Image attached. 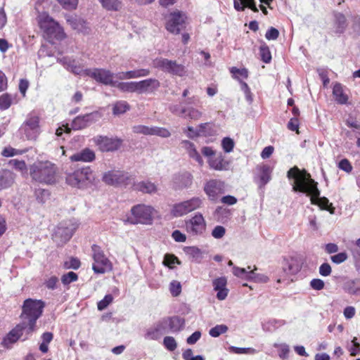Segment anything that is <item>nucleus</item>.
<instances>
[{"label":"nucleus","instance_id":"62","mask_svg":"<svg viewBox=\"0 0 360 360\" xmlns=\"http://www.w3.org/2000/svg\"><path fill=\"white\" fill-rule=\"evenodd\" d=\"M153 135L162 138H168L171 136L170 131L164 127H153Z\"/></svg>","mask_w":360,"mask_h":360},{"label":"nucleus","instance_id":"26","mask_svg":"<svg viewBox=\"0 0 360 360\" xmlns=\"http://www.w3.org/2000/svg\"><path fill=\"white\" fill-rule=\"evenodd\" d=\"M131 188L136 191H140L143 193L153 194L155 193L158 191L157 186L150 181H141L139 182L135 181V177L133 178V183Z\"/></svg>","mask_w":360,"mask_h":360},{"label":"nucleus","instance_id":"56","mask_svg":"<svg viewBox=\"0 0 360 360\" xmlns=\"http://www.w3.org/2000/svg\"><path fill=\"white\" fill-rule=\"evenodd\" d=\"M164 347L169 352L174 351L177 347V343L174 338L172 336H166L163 339Z\"/></svg>","mask_w":360,"mask_h":360},{"label":"nucleus","instance_id":"16","mask_svg":"<svg viewBox=\"0 0 360 360\" xmlns=\"http://www.w3.org/2000/svg\"><path fill=\"white\" fill-rule=\"evenodd\" d=\"M44 31V37L50 43H55L56 40H61L65 37L63 29L60 24H40Z\"/></svg>","mask_w":360,"mask_h":360},{"label":"nucleus","instance_id":"18","mask_svg":"<svg viewBox=\"0 0 360 360\" xmlns=\"http://www.w3.org/2000/svg\"><path fill=\"white\" fill-rule=\"evenodd\" d=\"M302 259L297 257H291L283 260L282 270L285 276L295 275L302 269Z\"/></svg>","mask_w":360,"mask_h":360},{"label":"nucleus","instance_id":"14","mask_svg":"<svg viewBox=\"0 0 360 360\" xmlns=\"http://www.w3.org/2000/svg\"><path fill=\"white\" fill-rule=\"evenodd\" d=\"M95 144L102 152H112L120 148L122 140L117 137H108L105 136H98L94 139Z\"/></svg>","mask_w":360,"mask_h":360},{"label":"nucleus","instance_id":"17","mask_svg":"<svg viewBox=\"0 0 360 360\" xmlns=\"http://www.w3.org/2000/svg\"><path fill=\"white\" fill-rule=\"evenodd\" d=\"M273 167L266 164L258 165L255 168V182L259 188H262L271 179Z\"/></svg>","mask_w":360,"mask_h":360},{"label":"nucleus","instance_id":"23","mask_svg":"<svg viewBox=\"0 0 360 360\" xmlns=\"http://www.w3.org/2000/svg\"><path fill=\"white\" fill-rule=\"evenodd\" d=\"M166 330L173 333L181 330L184 326V319L177 316L167 317L162 319Z\"/></svg>","mask_w":360,"mask_h":360},{"label":"nucleus","instance_id":"32","mask_svg":"<svg viewBox=\"0 0 360 360\" xmlns=\"http://www.w3.org/2000/svg\"><path fill=\"white\" fill-rule=\"evenodd\" d=\"M273 0H259L261 4L270 5ZM234 8L237 11H243L245 8L248 7L252 11H257L255 0H233Z\"/></svg>","mask_w":360,"mask_h":360},{"label":"nucleus","instance_id":"28","mask_svg":"<svg viewBox=\"0 0 360 360\" xmlns=\"http://www.w3.org/2000/svg\"><path fill=\"white\" fill-rule=\"evenodd\" d=\"M15 180V174L9 169L0 170V191L13 186Z\"/></svg>","mask_w":360,"mask_h":360},{"label":"nucleus","instance_id":"20","mask_svg":"<svg viewBox=\"0 0 360 360\" xmlns=\"http://www.w3.org/2000/svg\"><path fill=\"white\" fill-rule=\"evenodd\" d=\"M213 289L217 292V298L219 300H224L229 294V290L227 288V278L225 276L214 278L212 282Z\"/></svg>","mask_w":360,"mask_h":360},{"label":"nucleus","instance_id":"50","mask_svg":"<svg viewBox=\"0 0 360 360\" xmlns=\"http://www.w3.org/2000/svg\"><path fill=\"white\" fill-rule=\"evenodd\" d=\"M261 60L265 63H269L271 60V54L268 46L263 44L259 47Z\"/></svg>","mask_w":360,"mask_h":360},{"label":"nucleus","instance_id":"4","mask_svg":"<svg viewBox=\"0 0 360 360\" xmlns=\"http://www.w3.org/2000/svg\"><path fill=\"white\" fill-rule=\"evenodd\" d=\"M40 120L36 112L28 113L18 129L20 136L27 141H36L41 133Z\"/></svg>","mask_w":360,"mask_h":360},{"label":"nucleus","instance_id":"45","mask_svg":"<svg viewBox=\"0 0 360 360\" xmlns=\"http://www.w3.org/2000/svg\"><path fill=\"white\" fill-rule=\"evenodd\" d=\"M202 116V112L200 110L192 106H186L184 118L192 120H198Z\"/></svg>","mask_w":360,"mask_h":360},{"label":"nucleus","instance_id":"5","mask_svg":"<svg viewBox=\"0 0 360 360\" xmlns=\"http://www.w3.org/2000/svg\"><path fill=\"white\" fill-rule=\"evenodd\" d=\"M94 180V176L90 167H83L65 173V182L74 188H84L92 184Z\"/></svg>","mask_w":360,"mask_h":360},{"label":"nucleus","instance_id":"19","mask_svg":"<svg viewBox=\"0 0 360 360\" xmlns=\"http://www.w3.org/2000/svg\"><path fill=\"white\" fill-rule=\"evenodd\" d=\"M224 184L217 179L208 181L204 187V191L210 200H214L217 196L224 192Z\"/></svg>","mask_w":360,"mask_h":360},{"label":"nucleus","instance_id":"9","mask_svg":"<svg viewBox=\"0 0 360 360\" xmlns=\"http://www.w3.org/2000/svg\"><path fill=\"white\" fill-rule=\"evenodd\" d=\"M185 230L191 236H203L207 231V221L201 212L194 213L185 220Z\"/></svg>","mask_w":360,"mask_h":360},{"label":"nucleus","instance_id":"25","mask_svg":"<svg viewBox=\"0 0 360 360\" xmlns=\"http://www.w3.org/2000/svg\"><path fill=\"white\" fill-rule=\"evenodd\" d=\"M211 128V123H203L198 125V127L196 128L193 127H188L186 129H184V132L188 138L194 139L200 136H211L212 134V133L207 132L205 131L206 129H210Z\"/></svg>","mask_w":360,"mask_h":360},{"label":"nucleus","instance_id":"7","mask_svg":"<svg viewBox=\"0 0 360 360\" xmlns=\"http://www.w3.org/2000/svg\"><path fill=\"white\" fill-rule=\"evenodd\" d=\"M201 153L207 158V162L211 169L215 171H228L231 163L226 160L225 156L221 153L214 150L210 146H203Z\"/></svg>","mask_w":360,"mask_h":360},{"label":"nucleus","instance_id":"58","mask_svg":"<svg viewBox=\"0 0 360 360\" xmlns=\"http://www.w3.org/2000/svg\"><path fill=\"white\" fill-rule=\"evenodd\" d=\"M163 264L169 269H173L175 264H180V262L176 256L167 254L164 257Z\"/></svg>","mask_w":360,"mask_h":360},{"label":"nucleus","instance_id":"44","mask_svg":"<svg viewBox=\"0 0 360 360\" xmlns=\"http://www.w3.org/2000/svg\"><path fill=\"white\" fill-rule=\"evenodd\" d=\"M170 213L174 217H181L188 214L182 201L174 204L171 208Z\"/></svg>","mask_w":360,"mask_h":360},{"label":"nucleus","instance_id":"11","mask_svg":"<svg viewBox=\"0 0 360 360\" xmlns=\"http://www.w3.org/2000/svg\"><path fill=\"white\" fill-rule=\"evenodd\" d=\"M94 264L92 269L96 274H104L112 271V264L97 245L92 246Z\"/></svg>","mask_w":360,"mask_h":360},{"label":"nucleus","instance_id":"1","mask_svg":"<svg viewBox=\"0 0 360 360\" xmlns=\"http://www.w3.org/2000/svg\"><path fill=\"white\" fill-rule=\"evenodd\" d=\"M288 177L293 179L292 189L307 193L310 196L312 204L318 205L323 209H327L329 201L326 198L320 197V191L317 188V183L311 178L306 171H301L297 167L291 168L288 172Z\"/></svg>","mask_w":360,"mask_h":360},{"label":"nucleus","instance_id":"29","mask_svg":"<svg viewBox=\"0 0 360 360\" xmlns=\"http://www.w3.org/2000/svg\"><path fill=\"white\" fill-rule=\"evenodd\" d=\"M96 158L95 153L86 148L79 152H77L70 157L72 162H93Z\"/></svg>","mask_w":360,"mask_h":360},{"label":"nucleus","instance_id":"2","mask_svg":"<svg viewBox=\"0 0 360 360\" xmlns=\"http://www.w3.org/2000/svg\"><path fill=\"white\" fill-rule=\"evenodd\" d=\"M32 178L40 183L53 184L56 182V166L50 161H37L30 166Z\"/></svg>","mask_w":360,"mask_h":360},{"label":"nucleus","instance_id":"41","mask_svg":"<svg viewBox=\"0 0 360 360\" xmlns=\"http://www.w3.org/2000/svg\"><path fill=\"white\" fill-rule=\"evenodd\" d=\"M191 98H188L185 103L180 104H172L169 106V111L178 116L184 117L186 105H188L191 103Z\"/></svg>","mask_w":360,"mask_h":360},{"label":"nucleus","instance_id":"38","mask_svg":"<svg viewBox=\"0 0 360 360\" xmlns=\"http://www.w3.org/2000/svg\"><path fill=\"white\" fill-rule=\"evenodd\" d=\"M233 274L241 279H244L248 281H252L251 277H252V269H251L250 266L248 267V270L244 268H240L238 266H234L233 267Z\"/></svg>","mask_w":360,"mask_h":360},{"label":"nucleus","instance_id":"43","mask_svg":"<svg viewBox=\"0 0 360 360\" xmlns=\"http://www.w3.org/2000/svg\"><path fill=\"white\" fill-rule=\"evenodd\" d=\"M15 96L13 94L5 93L0 96V110H6L12 105Z\"/></svg>","mask_w":360,"mask_h":360},{"label":"nucleus","instance_id":"15","mask_svg":"<svg viewBox=\"0 0 360 360\" xmlns=\"http://www.w3.org/2000/svg\"><path fill=\"white\" fill-rule=\"evenodd\" d=\"M101 117L102 114L98 111L79 115L72 120L71 127L74 130H80L98 122Z\"/></svg>","mask_w":360,"mask_h":360},{"label":"nucleus","instance_id":"47","mask_svg":"<svg viewBox=\"0 0 360 360\" xmlns=\"http://www.w3.org/2000/svg\"><path fill=\"white\" fill-rule=\"evenodd\" d=\"M186 20V13L179 11L171 13L168 17V22H185Z\"/></svg>","mask_w":360,"mask_h":360},{"label":"nucleus","instance_id":"35","mask_svg":"<svg viewBox=\"0 0 360 360\" xmlns=\"http://www.w3.org/2000/svg\"><path fill=\"white\" fill-rule=\"evenodd\" d=\"M333 94L338 103L341 105L347 103L349 97L347 94H345L343 87L340 84L337 83L333 86Z\"/></svg>","mask_w":360,"mask_h":360},{"label":"nucleus","instance_id":"64","mask_svg":"<svg viewBox=\"0 0 360 360\" xmlns=\"http://www.w3.org/2000/svg\"><path fill=\"white\" fill-rule=\"evenodd\" d=\"M64 268L69 269H77L80 266V262L78 259L75 257H71L69 260L65 261L64 262Z\"/></svg>","mask_w":360,"mask_h":360},{"label":"nucleus","instance_id":"46","mask_svg":"<svg viewBox=\"0 0 360 360\" xmlns=\"http://www.w3.org/2000/svg\"><path fill=\"white\" fill-rule=\"evenodd\" d=\"M129 110V104L124 101H120L113 105L112 113L118 115L124 113Z\"/></svg>","mask_w":360,"mask_h":360},{"label":"nucleus","instance_id":"13","mask_svg":"<svg viewBox=\"0 0 360 360\" xmlns=\"http://www.w3.org/2000/svg\"><path fill=\"white\" fill-rule=\"evenodd\" d=\"M84 75L94 79L96 82L105 85L113 86L115 74L109 70L103 68H93L84 70Z\"/></svg>","mask_w":360,"mask_h":360},{"label":"nucleus","instance_id":"53","mask_svg":"<svg viewBox=\"0 0 360 360\" xmlns=\"http://www.w3.org/2000/svg\"><path fill=\"white\" fill-rule=\"evenodd\" d=\"M8 164L15 169L22 172V174H25L27 172V165L24 160L13 159L9 161Z\"/></svg>","mask_w":360,"mask_h":360},{"label":"nucleus","instance_id":"31","mask_svg":"<svg viewBox=\"0 0 360 360\" xmlns=\"http://www.w3.org/2000/svg\"><path fill=\"white\" fill-rule=\"evenodd\" d=\"M58 62L61 63L68 70L71 71L74 74L84 75V70L76 63L75 60L71 58L63 57L58 58Z\"/></svg>","mask_w":360,"mask_h":360},{"label":"nucleus","instance_id":"34","mask_svg":"<svg viewBox=\"0 0 360 360\" xmlns=\"http://www.w3.org/2000/svg\"><path fill=\"white\" fill-rule=\"evenodd\" d=\"M286 322L283 319H271L262 323V328L265 332L272 333L285 325Z\"/></svg>","mask_w":360,"mask_h":360},{"label":"nucleus","instance_id":"42","mask_svg":"<svg viewBox=\"0 0 360 360\" xmlns=\"http://www.w3.org/2000/svg\"><path fill=\"white\" fill-rule=\"evenodd\" d=\"M230 72L231 73L233 78L238 80L239 82L247 79L249 75L248 69L245 68H237L236 67H232L230 68Z\"/></svg>","mask_w":360,"mask_h":360},{"label":"nucleus","instance_id":"6","mask_svg":"<svg viewBox=\"0 0 360 360\" xmlns=\"http://www.w3.org/2000/svg\"><path fill=\"white\" fill-rule=\"evenodd\" d=\"M156 212L155 208L151 205L139 204L131 207V217L128 219V221L131 224L150 225L153 224Z\"/></svg>","mask_w":360,"mask_h":360},{"label":"nucleus","instance_id":"21","mask_svg":"<svg viewBox=\"0 0 360 360\" xmlns=\"http://www.w3.org/2000/svg\"><path fill=\"white\" fill-rule=\"evenodd\" d=\"M23 330H26V332L27 333V326H26V322L25 321L16 326L4 338L3 344L4 345V346L8 347L11 345L15 342L22 335Z\"/></svg>","mask_w":360,"mask_h":360},{"label":"nucleus","instance_id":"57","mask_svg":"<svg viewBox=\"0 0 360 360\" xmlns=\"http://www.w3.org/2000/svg\"><path fill=\"white\" fill-rule=\"evenodd\" d=\"M35 195L38 202L44 203L49 198L50 193L46 189L38 188L35 191Z\"/></svg>","mask_w":360,"mask_h":360},{"label":"nucleus","instance_id":"36","mask_svg":"<svg viewBox=\"0 0 360 360\" xmlns=\"http://www.w3.org/2000/svg\"><path fill=\"white\" fill-rule=\"evenodd\" d=\"M188 213L197 210L202 207L203 199L200 197H193L182 201Z\"/></svg>","mask_w":360,"mask_h":360},{"label":"nucleus","instance_id":"54","mask_svg":"<svg viewBox=\"0 0 360 360\" xmlns=\"http://www.w3.org/2000/svg\"><path fill=\"white\" fill-rule=\"evenodd\" d=\"M257 270V267L255 266L254 269H252V282L257 283H266L269 281V278L266 275L264 274H259L256 273L255 271Z\"/></svg>","mask_w":360,"mask_h":360},{"label":"nucleus","instance_id":"63","mask_svg":"<svg viewBox=\"0 0 360 360\" xmlns=\"http://www.w3.org/2000/svg\"><path fill=\"white\" fill-rule=\"evenodd\" d=\"M169 290L174 297L178 296L181 292V285L177 281H172L169 283Z\"/></svg>","mask_w":360,"mask_h":360},{"label":"nucleus","instance_id":"39","mask_svg":"<svg viewBox=\"0 0 360 360\" xmlns=\"http://www.w3.org/2000/svg\"><path fill=\"white\" fill-rule=\"evenodd\" d=\"M184 251L197 263H200L203 257L202 250L196 246L185 247Z\"/></svg>","mask_w":360,"mask_h":360},{"label":"nucleus","instance_id":"27","mask_svg":"<svg viewBox=\"0 0 360 360\" xmlns=\"http://www.w3.org/2000/svg\"><path fill=\"white\" fill-rule=\"evenodd\" d=\"M150 71L149 69H137L126 72H118L115 75L116 77L120 80H126L130 79H136L140 77H145L150 75Z\"/></svg>","mask_w":360,"mask_h":360},{"label":"nucleus","instance_id":"33","mask_svg":"<svg viewBox=\"0 0 360 360\" xmlns=\"http://www.w3.org/2000/svg\"><path fill=\"white\" fill-rule=\"evenodd\" d=\"M192 176L190 174H179L174 176L173 180L175 189H183L191 185Z\"/></svg>","mask_w":360,"mask_h":360},{"label":"nucleus","instance_id":"12","mask_svg":"<svg viewBox=\"0 0 360 360\" xmlns=\"http://www.w3.org/2000/svg\"><path fill=\"white\" fill-rule=\"evenodd\" d=\"M79 225L78 221L75 219L65 221L56 227L53 236L60 239L61 242H66L70 239Z\"/></svg>","mask_w":360,"mask_h":360},{"label":"nucleus","instance_id":"24","mask_svg":"<svg viewBox=\"0 0 360 360\" xmlns=\"http://www.w3.org/2000/svg\"><path fill=\"white\" fill-rule=\"evenodd\" d=\"M166 333H168V330H166L163 320H161L153 327L149 328L146 330L144 337L147 340H158Z\"/></svg>","mask_w":360,"mask_h":360},{"label":"nucleus","instance_id":"30","mask_svg":"<svg viewBox=\"0 0 360 360\" xmlns=\"http://www.w3.org/2000/svg\"><path fill=\"white\" fill-rule=\"evenodd\" d=\"M181 144L186 150L188 156L195 160L200 167H202L204 165L203 159L199 152L196 150L195 145L189 141H183Z\"/></svg>","mask_w":360,"mask_h":360},{"label":"nucleus","instance_id":"59","mask_svg":"<svg viewBox=\"0 0 360 360\" xmlns=\"http://www.w3.org/2000/svg\"><path fill=\"white\" fill-rule=\"evenodd\" d=\"M113 301V297L110 294L106 295L103 300L99 301L97 304V308L99 311H103L106 309L109 304Z\"/></svg>","mask_w":360,"mask_h":360},{"label":"nucleus","instance_id":"22","mask_svg":"<svg viewBox=\"0 0 360 360\" xmlns=\"http://www.w3.org/2000/svg\"><path fill=\"white\" fill-rule=\"evenodd\" d=\"M160 86V82L155 78H149L137 82V94L151 93Z\"/></svg>","mask_w":360,"mask_h":360},{"label":"nucleus","instance_id":"51","mask_svg":"<svg viewBox=\"0 0 360 360\" xmlns=\"http://www.w3.org/2000/svg\"><path fill=\"white\" fill-rule=\"evenodd\" d=\"M228 326L224 324L217 325L209 331V335L212 338H217L228 331Z\"/></svg>","mask_w":360,"mask_h":360},{"label":"nucleus","instance_id":"3","mask_svg":"<svg viewBox=\"0 0 360 360\" xmlns=\"http://www.w3.org/2000/svg\"><path fill=\"white\" fill-rule=\"evenodd\" d=\"M44 306V302L39 300L29 298L24 301L21 318L27 320V334L35 330L36 321L41 316Z\"/></svg>","mask_w":360,"mask_h":360},{"label":"nucleus","instance_id":"40","mask_svg":"<svg viewBox=\"0 0 360 360\" xmlns=\"http://www.w3.org/2000/svg\"><path fill=\"white\" fill-rule=\"evenodd\" d=\"M343 290L348 294L353 295H360V288L357 285L356 280H349L345 282L343 285Z\"/></svg>","mask_w":360,"mask_h":360},{"label":"nucleus","instance_id":"8","mask_svg":"<svg viewBox=\"0 0 360 360\" xmlns=\"http://www.w3.org/2000/svg\"><path fill=\"white\" fill-rule=\"evenodd\" d=\"M153 66L155 68L180 77L187 75L186 67L176 60H172L164 58H157L153 60Z\"/></svg>","mask_w":360,"mask_h":360},{"label":"nucleus","instance_id":"52","mask_svg":"<svg viewBox=\"0 0 360 360\" xmlns=\"http://www.w3.org/2000/svg\"><path fill=\"white\" fill-rule=\"evenodd\" d=\"M103 6L107 10L117 11L121 8V2L119 0H99Z\"/></svg>","mask_w":360,"mask_h":360},{"label":"nucleus","instance_id":"10","mask_svg":"<svg viewBox=\"0 0 360 360\" xmlns=\"http://www.w3.org/2000/svg\"><path fill=\"white\" fill-rule=\"evenodd\" d=\"M133 178L134 176L127 172L112 170L104 173L102 179L106 184L110 186L131 188V184L133 183Z\"/></svg>","mask_w":360,"mask_h":360},{"label":"nucleus","instance_id":"48","mask_svg":"<svg viewBox=\"0 0 360 360\" xmlns=\"http://www.w3.org/2000/svg\"><path fill=\"white\" fill-rule=\"evenodd\" d=\"M27 151V150H19L12 148L11 146H8L3 149V150L1 151V155L6 158H10L22 155Z\"/></svg>","mask_w":360,"mask_h":360},{"label":"nucleus","instance_id":"60","mask_svg":"<svg viewBox=\"0 0 360 360\" xmlns=\"http://www.w3.org/2000/svg\"><path fill=\"white\" fill-rule=\"evenodd\" d=\"M221 147L225 153H231L234 148V142L233 139L229 137L224 138L221 141Z\"/></svg>","mask_w":360,"mask_h":360},{"label":"nucleus","instance_id":"37","mask_svg":"<svg viewBox=\"0 0 360 360\" xmlns=\"http://www.w3.org/2000/svg\"><path fill=\"white\" fill-rule=\"evenodd\" d=\"M114 87L123 92L137 93V82H115Z\"/></svg>","mask_w":360,"mask_h":360},{"label":"nucleus","instance_id":"49","mask_svg":"<svg viewBox=\"0 0 360 360\" xmlns=\"http://www.w3.org/2000/svg\"><path fill=\"white\" fill-rule=\"evenodd\" d=\"M231 352L237 354H250L253 355L257 353V351L252 347H237L231 346L229 348Z\"/></svg>","mask_w":360,"mask_h":360},{"label":"nucleus","instance_id":"55","mask_svg":"<svg viewBox=\"0 0 360 360\" xmlns=\"http://www.w3.org/2000/svg\"><path fill=\"white\" fill-rule=\"evenodd\" d=\"M132 130L136 134L150 136L153 135V127L139 124L134 126Z\"/></svg>","mask_w":360,"mask_h":360},{"label":"nucleus","instance_id":"61","mask_svg":"<svg viewBox=\"0 0 360 360\" xmlns=\"http://www.w3.org/2000/svg\"><path fill=\"white\" fill-rule=\"evenodd\" d=\"M78 278L77 274L73 271H70L61 277V281L63 285H66L72 282L76 281Z\"/></svg>","mask_w":360,"mask_h":360}]
</instances>
